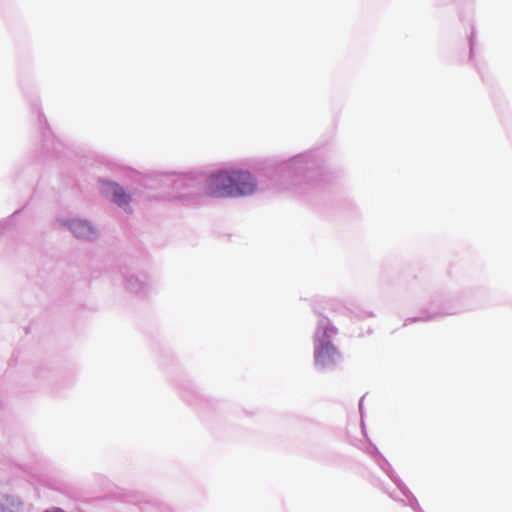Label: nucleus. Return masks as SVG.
<instances>
[{"label": "nucleus", "mask_w": 512, "mask_h": 512, "mask_svg": "<svg viewBox=\"0 0 512 512\" xmlns=\"http://www.w3.org/2000/svg\"><path fill=\"white\" fill-rule=\"evenodd\" d=\"M113 201L120 207H125L129 204L131 196L127 194L124 189L118 184L109 185Z\"/></svg>", "instance_id": "20e7f679"}, {"label": "nucleus", "mask_w": 512, "mask_h": 512, "mask_svg": "<svg viewBox=\"0 0 512 512\" xmlns=\"http://www.w3.org/2000/svg\"><path fill=\"white\" fill-rule=\"evenodd\" d=\"M322 329H323V337L324 338L328 339L337 334L336 327H334L329 321H326V323L323 325Z\"/></svg>", "instance_id": "423d86ee"}, {"label": "nucleus", "mask_w": 512, "mask_h": 512, "mask_svg": "<svg viewBox=\"0 0 512 512\" xmlns=\"http://www.w3.org/2000/svg\"><path fill=\"white\" fill-rule=\"evenodd\" d=\"M71 229L79 238H90L93 235L92 228L85 222L75 221L71 224Z\"/></svg>", "instance_id": "39448f33"}, {"label": "nucleus", "mask_w": 512, "mask_h": 512, "mask_svg": "<svg viewBox=\"0 0 512 512\" xmlns=\"http://www.w3.org/2000/svg\"><path fill=\"white\" fill-rule=\"evenodd\" d=\"M342 355L338 348L327 341L315 348L314 361L318 369L330 371L336 369L341 363Z\"/></svg>", "instance_id": "f03ea898"}, {"label": "nucleus", "mask_w": 512, "mask_h": 512, "mask_svg": "<svg viewBox=\"0 0 512 512\" xmlns=\"http://www.w3.org/2000/svg\"><path fill=\"white\" fill-rule=\"evenodd\" d=\"M255 182L250 173L242 170H221L206 182V192L212 197H234L250 194Z\"/></svg>", "instance_id": "f257e3e1"}, {"label": "nucleus", "mask_w": 512, "mask_h": 512, "mask_svg": "<svg viewBox=\"0 0 512 512\" xmlns=\"http://www.w3.org/2000/svg\"><path fill=\"white\" fill-rule=\"evenodd\" d=\"M113 201L120 207H125L129 204L131 196L127 194L124 189L118 184L109 185Z\"/></svg>", "instance_id": "7ed1b4c3"}]
</instances>
